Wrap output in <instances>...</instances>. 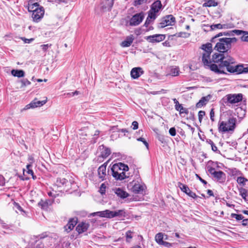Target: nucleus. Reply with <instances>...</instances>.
Instances as JSON below:
<instances>
[{
    "mask_svg": "<svg viewBox=\"0 0 248 248\" xmlns=\"http://www.w3.org/2000/svg\"><path fill=\"white\" fill-rule=\"evenodd\" d=\"M20 82L21 83V88L31 84V82L26 78L21 79Z\"/></svg>",
    "mask_w": 248,
    "mask_h": 248,
    "instance_id": "37998d69",
    "label": "nucleus"
},
{
    "mask_svg": "<svg viewBox=\"0 0 248 248\" xmlns=\"http://www.w3.org/2000/svg\"><path fill=\"white\" fill-rule=\"evenodd\" d=\"M89 227V224L85 222L79 223L76 227V231L78 233H82L86 232Z\"/></svg>",
    "mask_w": 248,
    "mask_h": 248,
    "instance_id": "aec40b11",
    "label": "nucleus"
},
{
    "mask_svg": "<svg viewBox=\"0 0 248 248\" xmlns=\"http://www.w3.org/2000/svg\"><path fill=\"white\" fill-rule=\"evenodd\" d=\"M39 5L37 2L33 3L32 0H30L28 5V10L29 12H33L36 8H39Z\"/></svg>",
    "mask_w": 248,
    "mask_h": 248,
    "instance_id": "473e14b6",
    "label": "nucleus"
},
{
    "mask_svg": "<svg viewBox=\"0 0 248 248\" xmlns=\"http://www.w3.org/2000/svg\"><path fill=\"white\" fill-rule=\"evenodd\" d=\"M119 132L124 133V135L126 136H128V134L129 133V131L125 128L121 129L119 130Z\"/></svg>",
    "mask_w": 248,
    "mask_h": 248,
    "instance_id": "6e6d98bb",
    "label": "nucleus"
},
{
    "mask_svg": "<svg viewBox=\"0 0 248 248\" xmlns=\"http://www.w3.org/2000/svg\"><path fill=\"white\" fill-rule=\"evenodd\" d=\"M162 7L161 1L159 0L155 1L151 5V9L148 11V13H152L156 17L157 16V13Z\"/></svg>",
    "mask_w": 248,
    "mask_h": 248,
    "instance_id": "9b49d317",
    "label": "nucleus"
},
{
    "mask_svg": "<svg viewBox=\"0 0 248 248\" xmlns=\"http://www.w3.org/2000/svg\"><path fill=\"white\" fill-rule=\"evenodd\" d=\"M126 241L129 242L131 239L133 237L132 232L131 231H128L126 233Z\"/></svg>",
    "mask_w": 248,
    "mask_h": 248,
    "instance_id": "a18cd8bd",
    "label": "nucleus"
},
{
    "mask_svg": "<svg viewBox=\"0 0 248 248\" xmlns=\"http://www.w3.org/2000/svg\"><path fill=\"white\" fill-rule=\"evenodd\" d=\"M232 33H233V35H234V34L236 35H241L242 33H244L245 31H243L241 30H234L233 31H232Z\"/></svg>",
    "mask_w": 248,
    "mask_h": 248,
    "instance_id": "603ef678",
    "label": "nucleus"
},
{
    "mask_svg": "<svg viewBox=\"0 0 248 248\" xmlns=\"http://www.w3.org/2000/svg\"><path fill=\"white\" fill-rule=\"evenodd\" d=\"M46 102V100L39 101L36 99H34L29 104L27 105L21 111L29 109L30 108H33L38 107H41L45 104Z\"/></svg>",
    "mask_w": 248,
    "mask_h": 248,
    "instance_id": "f8f14e48",
    "label": "nucleus"
},
{
    "mask_svg": "<svg viewBox=\"0 0 248 248\" xmlns=\"http://www.w3.org/2000/svg\"><path fill=\"white\" fill-rule=\"evenodd\" d=\"M178 186L183 192L185 193L188 196L193 199H196L198 197L196 193L190 190L186 185H184L181 182H179L178 183Z\"/></svg>",
    "mask_w": 248,
    "mask_h": 248,
    "instance_id": "ddd939ff",
    "label": "nucleus"
},
{
    "mask_svg": "<svg viewBox=\"0 0 248 248\" xmlns=\"http://www.w3.org/2000/svg\"><path fill=\"white\" fill-rule=\"evenodd\" d=\"M242 94L241 93L228 94L227 95V101L231 104L238 103L242 100Z\"/></svg>",
    "mask_w": 248,
    "mask_h": 248,
    "instance_id": "2eb2a0df",
    "label": "nucleus"
},
{
    "mask_svg": "<svg viewBox=\"0 0 248 248\" xmlns=\"http://www.w3.org/2000/svg\"><path fill=\"white\" fill-rule=\"evenodd\" d=\"M207 194L210 196H214V193H213V192L212 191V190H210V189H208L207 190Z\"/></svg>",
    "mask_w": 248,
    "mask_h": 248,
    "instance_id": "774afa93",
    "label": "nucleus"
},
{
    "mask_svg": "<svg viewBox=\"0 0 248 248\" xmlns=\"http://www.w3.org/2000/svg\"><path fill=\"white\" fill-rule=\"evenodd\" d=\"M140 24V13L134 15L129 21L130 26H137Z\"/></svg>",
    "mask_w": 248,
    "mask_h": 248,
    "instance_id": "a878e982",
    "label": "nucleus"
},
{
    "mask_svg": "<svg viewBox=\"0 0 248 248\" xmlns=\"http://www.w3.org/2000/svg\"><path fill=\"white\" fill-rule=\"evenodd\" d=\"M98 151L100 153V156L102 158H106L110 154L109 149L104 146L103 145H100L99 147Z\"/></svg>",
    "mask_w": 248,
    "mask_h": 248,
    "instance_id": "a211bd4d",
    "label": "nucleus"
},
{
    "mask_svg": "<svg viewBox=\"0 0 248 248\" xmlns=\"http://www.w3.org/2000/svg\"><path fill=\"white\" fill-rule=\"evenodd\" d=\"M236 119L231 117L227 121H219L218 123V130L219 132L226 133L233 131L236 127Z\"/></svg>",
    "mask_w": 248,
    "mask_h": 248,
    "instance_id": "39448f33",
    "label": "nucleus"
},
{
    "mask_svg": "<svg viewBox=\"0 0 248 248\" xmlns=\"http://www.w3.org/2000/svg\"><path fill=\"white\" fill-rule=\"evenodd\" d=\"M231 217L232 218H235L238 221L243 220L244 218V217L242 215L236 214H234V213L231 214Z\"/></svg>",
    "mask_w": 248,
    "mask_h": 248,
    "instance_id": "79ce46f5",
    "label": "nucleus"
},
{
    "mask_svg": "<svg viewBox=\"0 0 248 248\" xmlns=\"http://www.w3.org/2000/svg\"><path fill=\"white\" fill-rule=\"evenodd\" d=\"M242 225L244 226H248V219H244L242 221Z\"/></svg>",
    "mask_w": 248,
    "mask_h": 248,
    "instance_id": "0e129e2a",
    "label": "nucleus"
},
{
    "mask_svg": "<svg viewBox=\"0 0 248 248\" xmlns=\"http://www.w3.org/2000/svg\"><path fill=\"white\" fill-rule=\"evenodd\" d=\"M162 45L164 46H168V47H170V43L169 41H166L165 42H163L162 43Z\"/></svg>",
    "mask_w": 248,
    "mask_h": 248,
    "instance_id": "69168bd1",
    "label": "nucleus"
},
{
    "mask_svg": "<svg viewBox=\"0 0 248 248\" xmlns=\"http://www.w3.org/2000/svg\"><path fill=\"white\" fill-rule=\"evenodd\" d=\"M176 22L175 18L172 15L166 16L162 17L158 23V28H163L168 26H172Z\"/></svg>",
    "mask_w": 248,
    "mask_h": 248,
    "instance_id": "0eeeda50",
    "label": "nucleus"
},
{
    "mask_svg": "<svg viewBox=\"0 0 248 248\" xmlns=\"http://www.w3.org/2000/svg\"><path fill=\"white\" fill-rule=\"evenodd\" d=\"M114 191L117 196L121 199L126 198L129 196L126 191L120 188H116Z\"/></svg>",
    "mask_w": 248,
    "mask_h": 248,
    "instance_id": "b1692460",
    "label": "nucleus"
},
{
    "mask_svg": "<svg viewBox=\"0 0 248 248\" xmlns=\"http://www.w3.org/2000/svg\"><path fill=\"white\" fill-rule=\"evenodd\" d=\"M238 191L239 192L240 195L244 200L246 201V198L248 196V190L246 189L241 187L238 188Z\"/></svg>",
    "mask_w": 248,
    "mask_h": 248,
    "instance_id": "c9c22d12",
    "label": "nucleus"
},
{
    "mask_svg": "<svg viewBox=\"0 0 248 248\" xmlns=\"http://www.w3.org/2000/svg\"><path fill=\"white\" fill-rule=\"evenodd\" d=\"M28 161L29 162V164H31V166H32V163L34 162V159L33 156L30 155L28 157Z\"/></svg>",
    "mask_w": 248,
    "mask_h": 248,
    "instance_id": "052dcab7",
    "label": "nucleus"
},
{
    "mask_svg": "<svg viewBox=\"0 0 248 248\" xmlns=\"http://www.w3.org/2000/svg\"><path fill=\"white\" fill-rule=\"evenodd\" d=\"M38 205L41 206L42 209H46L48 207V203L46 202L41 201L38 203Z\"/></svg>",
    "mask_w": 248,
    "mask_h": 248,
    "instance_id": "c03bdc74",
    "label": "nucleus"
},
{
    "mask_svg": "<svg viewBox=\"0 0 248 248\" xmlns=\"http://www.w3.org/2000/svg\"><path fill=\"white\" fill-rule=\"evenodd\" d=\"M173 102L175 104L174 107L175 109L178 111L180 114L185 113L187 114L188 113V111L187 108H184L182 106V104H180L176 98H173Z\"/></svg>",
    "mask_w": 248,
    "mask_h": 248,
    "instance_id": "dca6fc26",
    "label": "nucleus"
},
{
    "mask_svg": "<svg viewBox=\"0 0 248 248\" xmlns=\"http://www.w3.org/2000/svg\"><path fill=\"white\" fill-rule=\"evenodd\" d=\"M228 62H225L224 65L228 66L227 71L230 73L242 74L248 73V64H239L236 65L235 60L232 57H229Z\"/></svg>",
    "mask_w": 248,
    "mask_h": 248,
    "instance_id": "7ed1b4c3",
    "label": "nucleus"
},
{
    "mask_svg": "<svg viewBox=\"0 0 248 248\" xmlns=\"http://www.w3.org/2000/svg\"><path fill=\"white\" fill-rule=\"evenodd\" d=\"M106 188V186L105 185V184H102L101 185V187H100V191H101V193L102 194L104 193V192L103 191V189H105Z\"/></svg>",
    "mask_w": 248,
    "mask_h": 248,
    "instance_id": "338daca9",
    "label": "nucleus"
},
{
    "mask_svg": "<svg viewBox=\"0 0 248 248\" xmlns=\"http://www.w3.org/2000/svg\"><path fill=\"white\" fill-rule=\"evenodd\" d=\"M217 3L214 0H209L203 4V5L206 7L216 6Z\"/></svg>",
    "mask_w": 248,
    "mask_h": 248,
    "instance_id": "ea45409f",
    "label": "nucleus"
},
{
    "mask_svg": "<svg viewBox=\"0 0 248 248\" xmlns=\"http://www.w3.org/2000/svg\"><path fill=\"white\" fill-rule=\"evenodd\" d=\"M106 167L104 165L100 166L98 169V173L100 178L104 179L106 175Z\"/></svg>",
    "mask_w": 248,
    "mask_h": 248,
    "instance_id": "7c9ffc66",
    "label": "nucleus"
},
{
    "mask_svg": "<svg viewBox=\"0 0 248 248\" xmlns=\"http://www.w3.org/2000/svg\"><path fill=\"white\" fill-rule=\"evenodd\" d=\"M208 171L213 177V179L219 183H224L226 179V174L221 170L217 171L212 167H208Z\"/></svg>",
    "mask_w": 248,
    "mask_h": 248,
    "instance_id": "423d86ee",
    "label": "nucleus"
},
{
    "mask_svg": "<svg viewBox=\"0 0 248 248\" xmlns=\"http://www.w3.org/2000/svg\"><path fill=\"white\" fill-rule=\"evenodd\" d=\"M211 95H208L206 96H203L201 98L199 101L197 103L196 107L197 108H200L203 106H205L211 98Z\"/></svg>",
    "mask_w": 248,
    "mask_h": 248,
    "instance_id": "5701e85b",
    "label": "nucleus"
},
{
    "mask_svg": "<svg viewBox=\"0 0 248 248\" xmlns=\"http://www.w3.org/2000/svg\"><path fill=\"white\" fill-rule=\"evenodd\" d=\"M212 43L210 42L202 44L200 48L203 50L202 53V61L204 66L208 67L210 69L217 74H225L228 66H225V62H228L230 55L225 56L223 54L215 53L212 55L211 59V54L213 52Z\"/></svg>",
    "mask_w": 248,
    "mask_h": 248,
    "instance_id": "f257e3e1",
    "label": "nucleus"
},
{
    "mask_svg": "<svg viewBox=\"0 0 248 248\" xmlns=\"http://www.w3.org/2000/svg\"><path fill=\"white\" fill-rule=\"evenodd\" d=\"M67 183V180L64 178H58L55 183V185L54 186V187L53 188V189H54L56 186H57L58 188L61 187L64 185H66Z\"/></svg>",
    "mask_w": 248,
    "mask_h": 248,
    "instance_id": "cd10ccee",
    "label": "nucleus"
},
{
    "mask_svg": "<svg viewBox=\"0 0 248 248\" xmlns=\"http://www.w3.org/2000/svg\"><path fill=\"white\" fill-rule=\"evenodd\" d=\"M21 39L25 43L28 44H30L34 40L33 38L27 39L24 37H22Z\"/></svg>",
    "mask_w": 248,
    "mask_h": 248,
    "instance_id": "4d7b16f0",
    "label": "nucleus"
},
{
    "mask_svg": "<svg viewBox=\"0 0 248 248\" xmlns=\"http://www.w3.org/2000/svg\"><path fill=\"white\" fill-rule=\"evenodd\" d=\"M77 219L71 218L68 223L64 227L65 231L67 232H69L73 229L74 227L77 224Z\"/></svg>",
    "mask_w": 248,
    "mask_h": 248,
    "instance_id": "412c9836",
    "label": "nucleus"
},
{
    "mask_svg": "<svg viewBox=\"0 0 248 248\" xmlns=\"http://www.w3.org/2000/svg\"><path fill=\"white\" fill-rule=\"evenodd\" d=\"M112 211L113 218L115 217H124L126 216L125 212L124 209H121Z\"/></svg>",
    "mask_w": 248,
    "mask_h": 248,
    "instance_id": "c756f323",
    "label": "nucleus"
},
{
    "mask_svg": "<svg viewBox=\"0 0 248 248\" xmlns=\"http://www.w3.org/2000/svg\"><path fill=\"white\" fill-rule=\"evenodd\" d=\"M103 214H104V212L103 211H99V212L93 213L91 214V215L93 217L97 216L100 217H103Z\"/></svg>",
    "mask_w": 248,
    "mask_h": 248,
    "instance_id": "de8ad7c7",
    "label": "nucleus"
},
{
    "mask_svg": "<svg viewBox=\"0 0 248 248\" xmlns=\"http://www.w3.org/2000/svg\"><path fill=\"white\" fill-rule=\"evenodd\" d=\"M140 142L143 143L147 150L149 149V144L144 138L140 137Z\"/></svg>",
    "mask_w": 248,
    "mask_h": 248,
    "instance_id": "864d4df0",
    "label": "nucleus"
},
{
    "mask_svg": "<svg viewBox=\"0 0 248 248\" xmlns=\"http://www.w3.org/2000/svg\"><path fill=\"white\" fill-rule=\"evenodd\" d=\"M166 238H164V235L162 232H159L157 233L155 236V240L156 242L159 245H162L166 247H170L171 244L167 242L163 241V239H167V235H165Z\"/></svg>",
    "mask_w": 248,
    "mask_h": 248,
    "instance_id": "9d476101",
    "label": "nucleus"
},
{
    "mask_svg": "<svg viewBox=\"0 0 248 248\" xmlns=\"http://www.w3.org/2000/svg\"><path fill=\"white\" fill-rule=\"evenodd\" d=\"M130 75L132 78H138L140 77V67L133 68L131 71Z\"/></svg>",
    "mask_w": 248,
    "mask_h": 248,
    "instance_id": "2f4dec72",
    "label": "nucleus"
},
{
    "mask_svg": "<svg viewBox=\"0 0 248 248\" xmlns=\"http://www.w3.org/2000/svg\"><path fill=\"white\" fill-rule=\"evenodd\" d=\"M204 26L206 27L207 28V30H208V28L210 29V31H213L216 29H228L229 28V25L228 24H221L220 23L217 24H212L211 25H204Z\"/></svg>",
    "mask_w": 248,
    "mask_h": 248,
    "instance_id": "f3484780",
    "label": "nucleus"
},
{
    "mask_svg": "<svg viewBox=\"0 0 248 248\" xmlns=\"http://www.w3.org/2000/svg\"><path fill=\"white\" fill-rule=\"evenodd\" d=\"M158 139V140L160 142H161V143H166V140H165V138H164V136H159Z\"/></svg>",
    "mask_w": 248,
    "mask_h": 248,
    "instance_id": "680f3d73",
    "label": "nucleus"
},
{
    "mask_svg": "<svg viewBox=\"0 0 248 248\" xmlns=\"http://www.w3.org/2000/svg\"><path fill=\"white\" fill-rule=\"evenodd\" d=\"M236 41L237 39L235 37H223L217 39V41L215 43L214 49L219 52L218 54H223L225 56L228 55L226 53H228L232 48V44Z\"/></svg>",
    "mask_w": 248,
    "mask_h": 248,
    "instance_id": "f03ea898",
    "label": "nucleus"
},
{
    "mask_svg": "<svg viewBox=\"0 0 248 248\" xmlns=\"http://www.w3.org/2000/svg\"><path fill=\"white\" fill-rule=\"evenodd\" d=\"M133 41V36L132 35L127 36L126 39L121 43V46L123 47H128L131 45Z\"/></svg>",
    "mask_w": 248,
    "mask_h": 248,
    "instance_id": "bb28decb",
    "label": "nucleus"
},
{
    "mask_svg": "<svg viewBox=\"0 0 248 248\" xmlns=\"http://www.w3.org/2000/svg\"><path fill=\"white\" fill-rule=\"evenodd\" d=\"M111 175L116 180L122 181L126 178L127 176L125 172L129 170L127 165L122 163L114 164L111 167Z\"/></svg>",
    "mask_w": 248,
    "mask_h": 248,
    "instance_id": "20e7f679",
    "label": "nucleus"
},
{
    "mask_svg": "<svg viewBox=\"0 0 248 248\" xmlns=\"http://www.w3.org/2000/svg\"><path fill=\"white\" fill-rule=\"evenodd\" d=\"M223 35L231 36H233V33H232V31L219 32L217 35H216L215 36L212 37L210 41L212 43H216V42L217 41V39H219L218 37L222 36Z\"/></svg>",
    "mask_w": 248,
    "mask_h": 248,
    "instance_id": "6ab92c4d",
    "label": "nucleus"
},
{
    "mask_svg": "<svg viewBox=\"0 0 248 248\" xmlns=\"http://www.w3.org/2000/svg\"><path fill=\"white\" fill-rule=\"evenodd\" d=\"M237 183L240 186L243 187L246 185V183L248 182V179L243 176H238L236 179Z\"/></svg>",
    "mask_w": 248,
    "mask_h": 248,
    "instance_id": "72a5a7b5",
    "label": "nucleus"
},
{
    "mask_svg": "<svg viewBox=\"0 0 248 248\" xmlns=\"http://www.w3.org/2000/svg\"><path fill=\"white\" fill-rule=\"evenodd\" d=\"M11 74L13 76L18 78L23 77L25 75V73L22 70H12Z\"/></svg>",
    "mask_w": 248,
    "mask_h": 248,
    "instance_id": "f704fd0d",
    "label": "nucleus"
},
{
    "mask_svg": "<svg viewBox=\"0 0 248 248\" xmlns=\"http://www.w3.org/2000/svg\"><path fill=\"white\" fill-rule=\"evenodd\" d=\"M131 127L133 130L137 129L139 127V123L137 121H134L132 124Z\"/></svg>",
    "mask_w": 248,
    "mask_h": 248,
    "instance_id": "5fc2aeb1",
    "label": "nucleus"
},
{
    "mask_svg": "<svg viewBox=\"0 0 248 248\" xmlns=\"http://www.w3.org/2000/svg\"><path fill=\"white\" fill-rule=\"evenodd\" d=\"M165 38L166 35L162 34H155L144 37L145 40L152 44L159 43L165 40Z\"/></svg>",
    "mask_w": 248,
    "mask_h": 248,
    "instance_id": "1a4fd4ad",
    "label": "nucleus"
},
{
    "mask_svg": "<svg viewBox=\"0 0 248 248\" xmlns=\"http://www.w3.org/2000/svg\"><path fill=\"white\" fill-rule=\"evenodd\" d=\"M31 164H28L26 166V168H27V172L28 174H31L32 176V177L33 179H35L36 178V177L33 175V172L32 170L31 169Z\"/></svg>",
    "mask_w": 248,
    "mask_h": 248,
    "instance_id": "a19ab883",
    "label": "nucleus"
},
{
    "mask_svg": "<svg viewBox=\"0 0 248 248\" xmlns=\"http://www.w3.org/2000/svg\"><path fill=\"white\" fill-rule=\"evenodd\" d=\"M169 134L171 136H175L176 135V129H175V127H171L169 129Z\"/></svg>",
    "mask_w": 248,
    "mask_h": 248,
    "instance_id": "8fccbe9b",
    "label": "nucleus"
},
{
    "mask_svg": "<svg viewBox=\"0 0 248 248\" xmlns=\"http://www.w3.org/2000/svg\"><path fill=\"white\" fill-rule=\"evenodd\" d=\"M103 217H106L108 218H113V211L109 210H105L103 211Z\"/></svg>",
    "mask_w": 248,
    "mask_h": 248,
    "instance_id": "4c0bfd02",
    "label": "nucleus"
},
{
    "mask_svg": "<svg viewBox=\"0 0 248 248\" xmlns=\"http://www.w3.org/2000/svg\"><path fill=\"white\" fill-rule=\"evenodd\" d=\"M114 0H104L101 3V8L104 10H110L113 5Z\"/></svg>",
    "mask_w": 248,
    "mask_h": 248,
    "instance_id": "4be33fe9",
    "label": "nucleus"
},
{
    "mask_svg": "<svg viewBox=\"0 0 248 248\" xmlns=\"http://www.w3.org/2000/svg\"><path fill=\"white\" fill-rule=\"evenodd\" d=\"M180 72L179 68L177 66H170L169 70L167 76H171L176 77L179 75Z\"/></svg>",
    "mask_w": 248,
    "mask_h": 248,
    "instance_id": "393cba45",
    "label": "nucleus"
},
{
    "mask_svg": "<svg viewBox=\"0 0 248 248\" xmlns=\"http://www.w3.org/2000/svg\"><path fill=\"white\" fill-rule=\"evenodd\" d=\"M51 46V45H48V44H46V45H42L41 46V47L42 48V49L44 50V51H46L48 48L49 47H50Z\"/></svg>",
    "mask_w": 248,
    "mask_h": 248,
    "instance_id": "bf43d9fd",
    "label": "nucleus"
},
{
    "mask_svg": "<svg viewBox=\"0 0 248 248\" xmlns=\"http://www.w3.org/2000/svg\"><path fill=\"white\" fill-rule=\"evenodd\" d=\"M148 194L146 185L140 182V194L145 196Z\"/></svg>",
    "mask_w": 248,
    "mask_h": 248,
    "instance_id": "58836bf2",
    "label": "nucleus"
},
{
    "mask_svg": "<svg viewBox=\"0 0 248 248\" xmlns=\"http://www.w3.org/2000/svg\"><path fill=\"white\" fill-rule=\"evenodd\" d=\"M44 13L45 11L43 7L36 8L31 15L33 21L37 23L39 22L43 18Z\"/></svg>",
    "mask_w": 248,
    "mask_h": 248,
    "instance_id": "6e6552de",
    "label": "nucleus"
},
{
    "mask_svg": "<svg viewBox=\"0 0 248 248\" xmlns=\"http://www.w3.org/2000/svg\"><path fill=\"white\" fill-rule=\"evenodd\" d=\"M210 119L212 122L215 121V112L214 108H212L210 112Z\"/></svg>",
    "mask_w": 248,
    "mask_h": 248,
    "instance_id": "09e8293b",
    "label": "nucleus"
},
{
    "mask_svg": "<svg viewBox=\"0 0 248 248\" xmlns=\"http://www.w3.org/2000/svg\"><path fill=\"white\" fill-rule=\"evenodd\" d=\"M196 177H197V178H198L202 183H203L204 185H206L207 184V182L203 180V179H202L199 175L197 174H196Z\"/></svg>",
    "mask_w": 248,
    "mask_h": 248,
    "instance_id": "13d9d810",
    "label": "nucleus"
},
{
    "mask_svg": "<svg viewBox=\"0 0 248 248\" xmlns=\"http://www.w3.org/2000/svg\"><path fill=\"white\" fill-rule=\"evenodd\" d=\"M205 112L204 111L200 110L198 113L199 120L201 123L203 116L205 115Z\"/></svg>",
    "mask_w": 248,
    "mask_h": 248,
    "instance_id": "49530a36",
    "label": "nucleus"
},
{
    "mask_svg": "<svg viewBox=\"0 0 248 248\" xmlns=\"http://www.w3.org/2000/svg\"><path fill=\"white\" fill-rule=\"evenodd\" d=\"M206 142L210 144L211 146L212 150L215 152L217 153L218 152H219V151H218L217 147L216 146V145L214 144L213 141L210 140V139H207L206 140Z\"/></svg>",
    "mask_w": 248,
    "mask_h": 248,
    "instance_id": "e433bc0d",
    "label": "nucleus"
},
{
    "mask_svg": "<svg viewBox=\"0 0 248 248\" xmlns=\"http://www.w3.org/2000/svg\"><path fill=\"white\" fill-rule=\"evenodd\" d=\"M78 93H79V92L75 91L74 92L67 93V95L73 96L75 95H78Z\"/></svg>",
    "mask_w": 248,
    "mask_h": 248,
    "instance_id": "e2e57ef3",
    "label": "nucleus"
},
{
    "mask_svg": "<svg viewBox=\"0 0 248 248\" xmlns=\"http://www.w3.org/2000/svg\"><path fill=\"white\" fill-rule=\"evenodd\" d=\"M131 186V189L133 192L135 194L139 193L140 192V183L138 181L135 182L133 181L130 184Z\"/></svg>",
    "mask_w": 248,
    "mask_h": 248,
    "instance_id": "c85d7f7f",
    "label": "nucleus"
},
{
    "mask_svg": "<svg viewBox=\"0 0 248 248\" xmlns=\"http://www.w3.org/2000/svg\"><path fill=\"white\" fill-rule=\"evenodd\" d=\"M241 40L243 41L248 42V33L245 32L242 36L241 37Z\"/></svg>",
    "mask_w": 248,
    "mask_h": 248,
    "instance_id": "3c124183",
    "label": "nucleus"
},
{
    "mask_svg": "<svg viewBox=\"0 0 248 248\" xmlns=\"http://www.w3.org/2000/svg\"><path fill=\"white\" fill-rule=\"evenodd\" d=\"M156 18L155 16H154L152 13H148V17H147L145 22L143 25V27H145L147 29H143V31H148L153 30L154 29L153 27L151 26H149V25L150 24L153 22Z\"/></svg>",
    "mask_w": 248,
    "mask_h": 248,
    "instance_id": "4468645a",
    "label": "nucleus"
}]
</instances>
